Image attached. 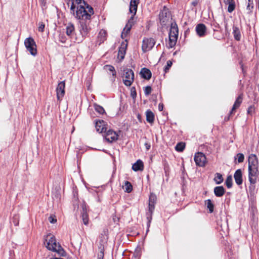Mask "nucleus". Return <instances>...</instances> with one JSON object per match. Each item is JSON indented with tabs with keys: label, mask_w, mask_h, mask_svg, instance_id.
<instances>
[{
	"label": "nucleus",
	"mask_w": 259,
	"mask_h": 259,
	"mask_svg": "<svg viewBox=\"0 0 259 259\" xmlns=\"http://www.w3.org/2000/svg\"><path fill=\"white\" fill-rule=\"evenodd\" d=\"M75 17L79 20V25L78 29L81 35V37L76 38L75 42L79 43L84 40L91 30L90 26L91 23L90 16L87 15L84 10L82 11L81 10H79L78 11H76Z\"/></svg>",
	"instance_id": "1"
},
{
	"label": "nucleus",
	"mask_w": 259,
	"mask_h": 259,
	"mask_svg": "<svg viewBox=\"0 0 259 259\" xmlns=\"http://www.w3.org/2000/svg\"><path fill=\"white\" fill-rule=\"evenodd\" d=\"M248 161L249 181L250 184H254L258 176V158L255 154H251L248 156Z\"/></svg>",
	"instance_id": "2"
},
{
	"label": "nucleus",
	"mask_w": 259,
	"mask_h": 259,
	"mask_svg": "<svg viewBox=\"0 0 259 259\" xmlns=\"http://www.w3.org/2000/svg\"><path fill=\"white\" fill-rule=\"evenodd\" d=\"M46 247L48 249L56 252L62 256L66 255V252L59 243L57 244L55 237L53 235L48 236L46 239Z\"/></svg>",
	"instance_id": "3"
},
{
	"label": "nucleus",
	"mask_w": 259,
	"mask_h": 259,
	"mask_svg": "<svg viewBox=\"0 0 259 259\" xmlns=\"http://www.w3.org/2000/svg\"><path fill=\"white\" fill-rule=\"evenodd\" d=\"M139 3V0H131L129 10L130 13L133 14V16L128 20V23L126 24V26L123 29V32L121 34V36L122 37L123 35L127 34L132 28V27L134 24V17L136 14Z\"/></svg>",
	"instance_id": "4"
},
{
	"label": "nucleus",
	"mask_w": 259,
	"mask_h": 259,
	"mask_svg": "<svg viewBox=\"0 0 259 259\" xmlns=\"http://www.w3.org/2000/svg\"><path fill=\"white\" fill-rule=\"evenodd\" d=\"M171 14L168 9L164 6L159 14V21L162 27L166 26L169 22Z\"/></svg>",
	"instance_id": "5"
},
{
	"label": "nucleus",
	"mask_w": 259,
	"mask_h": 259,
	"mask_svg": "<svg viewBox=\"0 0 259 259\" xmlns=\"http://www.w3.org/2000/svg\"><path fill=\"white\" fill-rule=\"evenodd\" d=\"M24 45L30 54L35 56L37 54L36 45L34 39L31 37L27 38L24 41Z\"/></svg>",
	"instance_id": "6"
},
{
	"label": "nucleus",
	"mask_w": 259,
	"mask_h": 259,
	"mask_svg": "<svg viewBox=\"0 0 259 259\" xmlns=\"http://www.w3.org/2000/svg\"><path fill=\"white\" fill-rule=\"evenodd\" d=\"M123 81L126 86H130L134 80V71L130 68H126L123 70Z\"/></svg>",
	"instance_id": "7"
},
{
	"label": "nucleus",
	"mask_w": 259,
	"mask_h": 259,
	"mask_svg": "<svg viewBox=\"0 0 259 259\" xmlns=\"http://www.w3.org/2000/svg\"><path fill=\"white\" fill-rule=\"evenodd\" d=\"M155 44V40L152 38H145L143 40L142 49L144 52L151 50Z\"/></svg>",
	"instance_id": "8"
},
{
	"label": "nucleus",
	"mask_w": 259,
	"mask_h": 259,
	"mask_svg": "<svg viewBox=\"0 0 259 259\" xmlns=\"http://www.w3.org/2000/svg\"><path fill=\"white\" fill-rule=\"evenodd\" d=\"M194 161L196 165L203 167L205 165L206 162V158L204 154L198 152L195 153L194 156Z\"/></svg>",
	"instance_id": "9"
},
{
	"label": "nucleus",
	"mask_w": 259,
	"mask_h": 259,
	"mask_svg": "<svg viewBox=\"0 0 259 259\" xmlns=\"http://www.w3.org/2000/svg\"><path fill=\"white\" fill-rule=\"evenodd\" d=\"M105 132V139L108 142L111 143L118 139V135L113 130H109Z\"/></svg>",
	"instance_id": "10"
},
{
	"label": "nucleus",
	"mask_w": 259,
	"mask_h": 259,
	"mask_svg": "<svg viewBox=\"0 0 259 259\" xmlns=\"http://www.w3.org/2000/svg\"><path fill=\"white\" fill-rule=\"evenodd\" d=\"M65 87V81H61L58 83L56 88L57 97L58 100H61V99L64 96Z\"/></svg>",
	"instance_id": "11"
},
{
	"label": "nucleus",
	"mask_w": 259,
	"mask_h": 259,
	"mask_svg": "<svg viewBox=\"0 0 259 259\" xmlns=\"http://www.w3.org/2000/svg\"><path fill=\"white\" fill-rule=\"evenodd\" d=\"M127 44L122 42L118 48L117 58L121 61L124 58Z\"/></svg>",
	"instance_id": "12"
},
{
	"label": "nucleus",
	"mask_w": 259,
	"mask_h": 259,
	"mask_svg": "<svg viewBox=\"0 0 259 259\" xmlns=\"http://www.w3.org/2000/svg\"><path fill=\"white\" fill-rule=\"evenodd\" d=\"M95 127L97 131L99 133L105 132L106 131L105 121L103 120H96L95 121Z\"/></svg>",
	"instance_id": "13"
},
{
	"label": "nucleus",
	"mask_w": 259,
	"mask_h": 259,
	"mask_svg": "<svg viewBox=\"0 0 259 259\" xmlns=\"http://www.w3.org/2000/svg\"><path fill=\"white\" fill-rule=\"evenodd\" d=\"M195 30L199 37H203L206 34V27L204 24L200 23L197 25Z\"/></svg>",
	"instance_id": "14"
},
{
	"label": "nucleus",
	"mask_w": 259,
	"mask_h": 259,
	"mask_svg": "<svg viewBox=\"0 0 259 259\" xmlns=\"http://www.w3.org/2000/svg\"><path fill=\"white\" fill-rule=\"evenodd\" d=\"M234 178L237 185H240L242 184V173L241 169H238L235 171Z\"/></svg>",
	"instance_id": "15"
},
{
	"label": "nucleus",
	"mask_w": 259,
	"mask_h": 259,
	"mask_svg": "<svg viewBox=\"0 0 259 259\" xmlns=\"http://www.w3.org/2000/svg\"><path fill=\"white\" fill-rule=\"evenodd\" d=\"M179 29L177 24L175 22H171L170 24V28L169 32V36L178 37Z\"/></svg>",
	"instance_id": "16"
},
{
	"label": "nucleus",
	"mask_w": 259,
	"mask_h": 259,
	"mask_svg": "<svg viewBox=\"0 0 259 259\" xmlns=\"http://www.w3.org/2000/svg\"><path fill=\"white\" fill-rule=\"evenodd\" d=\"M81 218L84 225L87 226L89 224V217L85 204L82 205V212H81Z\"/></svg>",
	"instance_id": "17"
},
{
	"label": "nucleus",
	"mask_w": 259,
	"mask_h": 259,
	"mask_svg": "<svg viewBox=\"0 0 259 259\" xmlns=\"http://www.w3.org/2000/svg\"><path fill=\"white\" fill-rule=\"evenodd\" d=\"M87 9H88V11L83 6H79L77 7L76 11H78L79 10H81L82 11V10H84L87 15H89L90 16V20H91V16L94 13V9L91 6L89 5L87 6Z\"/></svg>",
	"instance_id": "18"
},
{
	"label": "nucleus",
	"mask_w": 259,
	"mask_h": 259,
	"mask_svg": "<svg viewBox=\"0 0 259 259\" xmlns=\"http://www.w3.org/2000/svg\"><path fill=\"white\" fill-rule=\"evenodd\" d=\"M140 74L142 78L147 80H149L152 76L151 71L146 68H142L140 71Z\"/></svg>",
	"instance_id": "19"
},
{
	"label": "nucleus",
	"mask_w": 259,
	"mask_h": 259,
	"mask_svg": "<svg viewBox=\"0 0 259 259\" xmlns=\"http://www.w3.org/2000/svg\"><path fill=\"white\" fill-rule=\"evenodd\" d=\"M232 33L235 40L239 41L241 39V32L239 27L237 25H233Z\"/></svg>",
	"instance_id": "20"
},
{
	"label": "nucleus",
	"mask_w": 259,
	"mask_h": 259,
	"mask_svg": "<svg viewBox=\"0 0 259 259\" xmlns=\"http://www.w3.org/2000/svg\"><path fill=\"white\" fill-rule=\"evenodd\" d=\"M213 191L215 196L220 197L224 195L225 189L223 186H217L214 187Z\"/></svg>",
	"instance_id": "21"
},
{
	"label": "nucleus",
	"mask_w": 259,
	"mask_h": 259,
	"mask_svg": "<svg viewBox=\"0 0 259 259\" xmlns=\"http://www.w3.org/2000/svg\"><path fill=\"white\" fill-rule=\"evenodd\" d=\"M144 164L142 160L139 159L132 166V169L135 171L142 170Z\"/></svg>",
	"instance_id": "22"
},
{
	"label": "nucleus",
	"mask_w": 259,
	"mask_h": 259,
	"mask_svg": "<svg viewBox=\"0 0 259 259\" xmlns=\"http://www.w3.org/2000/svg\"><path fill=\"white\" fill-rule=\"evenodd\" d=\"M66 34L71 37L74 32V25L72 23H69L66 27Z\"/></svg>",
	"instance_id": "23"
},
{
	"label": "nucleus",
	"mask_w": 259,
	"mask_h": 259,
	"mask_svg": "<svg viewBox=\"0 0 259 259\" xmlns=\"http://www.w3.org/2000/svg\"><path fill=\"white\" fill-rule=\"evenodd\" d=\"M241 103H242V97H241V95H240L236 99L231 110L230 111V114H232L233 113V111L235 110L238 107H239Z\"/></svg>",
	"instance_id": "24"
},
{
	"label": "nucleus",
	"mask_w": 259,
	"mask_h": 259,
	"mask_svg": "<svg viewBox=\"0 0 259 259\" xmlns=\"http://www.w3.org/2000/svg\"><path fill=\"white\" fill-rule=\"evenodd\" d=\"M146 120L149 123H152L154 120V115L153 113L150 110H148L146 112Z\"/></svg>",
	"instance_id": "25"
},
{
	"label": "nucleus",
	"mask_w": 259,
	"mask_h": 259,
	"mask_svg": "<svg viewBox=\"0 0 259 259\" xmlns=\"http://www.w3.org/2000/svg\"><path fill=\"white\" fill-rule=\"evenodd\" d=\"M153 212L147 211L146 213V219H147V230H146V233H147L149 231V229L150 226V224L151 222V221L152 220V215H153Z\"/></svg>",
	"instance_id": "26"
},
{
	"label": "nucleus",
	"mask_w": 259,
	"mask_h": 259,
	"mask_svg": "<svg viewBox=\"0 0 259 259\" xmlns=\"http://www.w3.org/2000/svg\"><path fill=\"white\" fill-rule=\"evenodd\" d=\"M178 37L174 36L172 35L169 36V41L168 42L167 48H172L176 44Z\"/></svg>",
	"instance_id": "27"
},
{
	"label": "nucleus",
	"mask_w": 259,
	"mask_h": 259,
	"mask_svg": "<svg viewBox=\"0 0 259 259\" xmlns=\"http://www.w3.org/2000/svg\"><path fill=\"white\" fill-rule=\"evenodd\" d=\"M106 32L104 30H101L98 36V41L100 42V44L106 40Z\"/></svg>",
	"instance_id": "28"
},
{
	"label": "nucleus",
	"mask_w": 259,
	"mask_h": 259,
	"mask_svg": "<svg viewBox=\"0 0 259 259\" xmlns=\"http://www.w3.org/2000/svg\"><path fill=\"white\" fill-rule=\"evenodd\" d=\"M205 204L209 209V212L212 213L213 211L214 204L210 199H207L205 201Z\"/></svg>",
	"instance_id": "29"
},
{
	"label": "nucleus",
	"mask_w": 259,
	"mask_h": 259,
	"mask_svg": "<svg viewBox=\"0 0 259 259\" xmlns=\"http://www.w3.org/2000/svg\"><path fill=\"white\" fill-rule=\"evenodd\" d=\"M237 160L238 163H242L244 161V156L243 154L239 153L236 156H234V162L236 163V160Z\"/></svg>",
	"instance_id": "30"
},
{
	"label": "nucleus",
	"mask_w": 259,
	"mask_h": 259,
	"mask_svg": "<svg viewBox=\"0 0 259 259\" xmlns=\"http://www.w3.org/2000/svg\"><path fill=\"white\" fill-rule=\"evenodd\" d=\"M222 175L220 173H216L214 178V181L217 184H220L223 182Z\"/></svg>",
	"instance_id": "31"
},
{
	"label": "nucleus",
	"mask_w": 259,
	"mask_h": 259,
	"mask_svg": "<svg viewBox=\"0 0 259 259\" xmlns=\"http://www.w3.org/2000/svg\"><path fill=\"white\" fill-rule=\"evenodd\" d=\"M94 107L96 111L100 114H103L105 113V111L102 106L98 105L97 104H94Z\"/></svg>",
	"instance_id": "32"
},
{
	"label": "nucleus",
	"mask_w": 259,
	"mask_h": 259,
	"mask_svg": "<svg viewBox=\"0 0 259 259\" xmlns=\"http://www.w3.org/2000/svg\"><path fill=\"white\" fill-rule=\"evenodd\" d=\"M125 192L127 193H131L133 190V186L131 183L128 181H125L124 183V187Z\"/></svg>",
	"instance_id": "33"
},
{
	"label": "nucleus",
	"mask_w": 259,
	"mask_h": 259,
	"mask_svg": "<svg viewBox=\"0 0 259 259\" xmlns=\"http://www.w3.org/2000/svg\"><path fill=\"white\" fill-rule=\"evenodd\" d=\"M185 148V143L184 142L178 143L175 149L178 152H182Z\"/></svg>",
	"instance_id": "34"
},
{
	"label": "nucleus",
	"mask_w": 259,
	"mask_h": 259,
	"mask_svg": "<svg viewBox=\"0 0 259 259\" xmlns=\"http://www.w3.org/2000/svg\"><path fill=\"white\" fill-rule=\"evenodd\" d=\"M248 2L246 10L248 11V14H250L252 13V9L254 7L253 3L252 0H248Z\"/></svg>",
	"instance_id": "35"
},
{
	"label": "nucleus",
	"mask_w": 259,
	"mask_h": 259,
	"mask_svg": "<svg viewBox=\"0 0 259 259\" xmlns=\"http://www.w3.org/2000/svg\"><path fill=\"white\" fill-rule=\"evenodd\" d=\"M105 68L107 70H108L109 71L111 72H112V75L113 77L114 78L115 77L116 75V71L115 70L114 67L113 66L110 65H106V66H105Z\"/></svg>",
	"instance_id": "36"
},
{
	"label": "nucleus",
	"mask_w": 259,
	"mask_h": 259,
	"mask_svg": "<svg viewBox=\"0 0 259 259\" xmlns=\"http://www.w3.org/2000/svg\"><path fill=\"white\" fill-rule=\"evenodd\" d=\"M225 184L228 188H231L232 187V176H228L226 180Z\"/></svg>",
	"instance_id": "37"
},
{
	"label": "nucleus",
	"mask_w": 259,
	"mask_h": 259,
	"mask_svg": "<svg viewBox=\"0 0 259 259\" xmlns=\"http://www.w3.org/2000/svg\"><path fill=\"white\" fill-rule=\"evenodd\" d=\"M157 200L156 196L153 193H150L149 198V204L155 205Z\"/></svg>",
	"instance_id": "38"
},
{
	"label": "nucleus",
	"mask_w": 259,
	"mask_h": 259,
	"mask_svg": "<svg viewBox=\"0 0 259 259\" xmlns=\"http://www.w3.org/2000/svg\"><path fill=\"white\" fill-rule=\"evenodd\" d=\"M227 4L229 5L228 8V12L232 13L235 10V2H234L230 3H228Z\"/></svg>",
	"instance_id": "39"
},
{
	"label": "nucleus",
	"mask_w": 259,
	"mask_h": 259,
	"mask_svg": "<svg viewBox=\"0 0 259 259\" xmlns=\"http://www.w3.org/2000/svg\"><path fill=\"white\" fill-rule=\"evenodd\" d=\"M172 64V63L171 61L168 60L167 61L166 65L164 67V69L165 72H167L169 70V69L171 67Z\"/></svg>",
	"instance_id": "40"
},
{
	"label": "nucleus",
	"mask_w": 259,
	"mask_h": 259,
	"mask_svg": "<svg viewBox=\"0 0 259 259\" xmlns=\"http://www.w3.org/2000/svg\"><path fill=\"white\" fill-rule=\"evenodd\" d=\"M255 112V107L254 106H250L247 110V113L248 114L252 115V113Z\"/></svg>",
	"instance_id": "41"
},
{
	"label": "nucleus",
	"mask_w": 259,
	"mask_h": 259,
	"mask_svg": "<svg viewBox=\"0 0 259 259\" xmlns=\"http://www.w3.org/2000/svg\"><path fill=\"white\" fill-rule=\"evenodd\" d=\"M152 91V88L150 86H147L145 88L144 93L145 95H149Z\"/></svg>",
	"instance_id": "42"
},
{
	"label": "nucleus",
	"mask_w": 259,
	"mask_h": 259,
	"mask_svg": "<svg viewBox=\"0 0 259 259\" xmlns=\"http://www.w3.org/2000/svg\"><path fill=\"white\" fill-rule=\"evenodd\" d=\"M45 24L44 23L42 22H41V23H39V27L38 28V30L39 31V32H44V29H45Z\"/></svg>",
	"instance_id": "43"
},
{
	"label": "nucleus",
	"mask_w": 259,
	"mask_h": 259,
	"mask_svg": "<svg viewBox=\"0 0 259 259\" xmlns=\"http://www.w3.org/2000/svg\"><path fill=\"white\" fill-rule=\"evenodd\" d=\"M137 93L136 91V89L135 87H132L131 88V96L133 98H135L136 97Z\"/></svg>",
	"instance_id": "44"
},
{
	"label": "nucleus",
	"mask_w": 259,
	"mask_h": 259,
	"mask_svg": "<svg viewBox=\"0 0 259 259\" xmlns=\"http://www.w3.org/2000/svg\"><path fill=\"white\" fill-rule=\"evenodd\" d=\"M155 209V205L149 204L148 205V210L147 211L151 212L153 213V211Z\"/></svg>",
	"instance_id": "45"
},
{
	"label": "nucleus",
	"mask_w": 259,
	"mask_h": 259,
	"mask_svg": "<svg viewBox=\"0 0 259 259\" xmlns=\"http://www.w3.org/2000/svg\"><path fill=\"white\" fill-rule=\"evenodd\" d=\"M49 222L51 223V224H54L55 223H56L57 222V220L56 219H55L53 216L51 215L49 217V219H48Z\"/></svg>",
	"instance_id": "46"
},
{
	"label": "nucleus",
	"mask_w": 259,
	"mask_h": 259,
	"mask_svg": "<svg viewBox=\"0 0 259 259\" xmlns=\"http://www.w3.org/2000/svg\"><path fill=\"white\" fill-rule=\"evenodd\" d=\"M75 6L74 5L73 3H72V5H71V8H70L71 13H73V15L75 16L76 14H75Z\"/></svg>",
	"instance_id": "47"
},
{
	"label": "nucleus",
	"mask_w": 259,
	"mask_h": 259,
	"mask_svg": "<svg viewBox=\"0 0 259 259\" xmlns=\"http://www.w3.org/2000/svg\"><path fill=\"white\" fill-rule=\"evenodd\" d=\"M164 105L162 103H160L158 105V109L160 111H161L163 109Z\"/></svg>",
	"instance_id": "48"
},
{
	"label": "nucleus",
	"mask_w": 259,
	"mask_h": 259,
	"mask_svg": "<svg viewBox=\"0 0 259 259\" xmlns=\"http://www.w3.org/2000/svg\"><path fill=\"white\" fill-rule=\"evenodd\" d=\"M104 257V253L99 252L98 254V259H103Z\"/></svg>",
	"instance_id": "49"
},
{
	"label": "nucleus",
	"mask_w": 259,
	"mask_h": 259,
	"mask_svg": "<svg viewBox=\"0 0 259 259\" xmlns=\"http://www.w3.org/2000/svg\"><path fill=\"white\" fill-rule=\"evenodd\" d=\"M199 1L198 0H195L191 3V5L193 6L194 7L196 6L198 4Z\"/></svg>",
	"instance_id": "50"
},
{
	"label": "nucleus",
	"mask_w": 259,
	"mask_h": 259,
	"mask_svg": "<svg viewBox=\"0 0 259 259\" xmlns=\"http://www.w3.org/2000/svg\"><path fill=\"white\" fill-rule=\"evenodd\" d=\"M99 250H100L99 252L104 253V247L103 246L99 247Z\"/></svg>",
	"instance_id": "51"
},
{
	"label": "nucleus",
	"mask_w": 259,
	"mask_h": 259,
	"mask_svg": "<svg viewBox=\"0 0 259 259\" xmlns=\"http://www.w3.org/2000/svg\"><path fill=\"white\" fill-rule=\"evenodd\" d=\"M234 0H226L225 1V3L226 4H228V3H232V2H234Z\"/></svg>",
	"instance_id": "52"
},
{
	"label": "nucleus",
	"mask_w": 259,
	"mask_h": 259,
	"mask_svg": "<svg viewBox=\"0 0 259 259\" xmlns=\"http://www.w3.org/2000/svg\"><path fill=\"white\" fill-rule=\"evenodd\" d=\"M213 25V26H214V27L215 28H218L219 26V25L217 23H216V22H214Z\"/></svg>",
	"instance_id": "53"
},
{
	"label": "nucleus",
	"mask_w": 259,
	"mask_h": 259,
	"mask_svg": "<svg viewBox=\"0 0 259 259\" xmlns=\"http://www.w3.org/2000/svg\"><path fill=\"white\" fill-rule=\"evenodd\" d=\"M231 114H230L228 116H227V117H225V121H228L229 119H230V116L231 115Z\"/></svg>",
	"instance_id": "54"
},
{
	"label": "nucleus",
	"mask_w": 259,
	"mask_h": 259,
	"mask_svg": "<svg viewBox=\"0 0 259 259\" xmlns=\"http://www.w3.org/2000/svg\"><path fill=\"white\" fill-rule=\"evenodd\" d=\"M60 41H61V42H65V38H63V37H62L61 38V39H60Z\"/></svg>",
	"instance_id": "55"
},
{
	"label": "nucleus",
	"mask_w": 259,
	"mask_h": 259,
	"mask_svg": "<svg viewBox=\"0 0 259 259\" xmlns=\"http://www.w3.org/2000/svg\"><path fill=\"white\" fill-rule=\"evenodd\" d=\"M146 148H147V150H148V149H149V148H150V145H148V146L147 144H146Z\"/></svg>",
	"instance_id": "56"
},
{
	"label": "nucleus",
	"mask_w": 259,
	"mask_h": 259,
	"mask_svg": "<svg viewBox=\"0 0 259 259\" xmlns=\"http://www.w3.org/2000/svg\"><path fill=\"white\" fill-rule=\"evenodd\" d=\"M81 0H76V2L78 3V4H80L81 3Z\"/></svg>",
	"instance_id": "57"
},
{
	"label": "nucleus",
	"mask_w": 259,
	"mask_h": 259,
	"mask_svg": "<svg viewBox=\"0 0 259 259\" xmlns=\"http://www.w3.org/2000/svg\"><path fill=\"white\" fill-rule=\"evenodd\" d=\"M225 29L227 30V24H226L225 25Z\"/></svg>",
	"instance_id": "58"
}]
</instances>
